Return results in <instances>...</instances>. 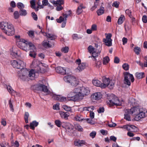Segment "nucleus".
Listing matches in <instances>:
<instances>
[{
    "label": "nucleus",
    "instance_id": "nucleus-38",
    "mask_svg": "<svg viewBox=\"0 0 147 147\" xmlns=\"http://www.w3.org/2000/svg\"><path fill=\"white\" fill-rule=\"evenodd\" d=\"M42 45L45 47H52L53 45H54L53 44L52 45H51L49 43V42H46L43 43Z\"/></svg>",
    "mask_w": 147,
    "mask_h": 147
},
{
    "label": "nucleus",
    "instance_id": "nucleus-3",
    "mask_svg": "<svg viewBox=\"0 0 147 147\" xmlns=\"http://www.w3.org/2000/svg\"><path fill=\"white\" fill-rule=\"evenodd\" d=\"M75 90L78 93L80 100L82 99L84 96L88 95L90 92L88 88L84 86L75 88Z\"/></svg>",
    "mask_w": 147,
    "mask_h": 147
},
{
    "label": "nucleus",
    "instance_id": "nucleus-56",
    "mask_svg": "<svg viewBox=\"0 0 147 147\" xmlns=\"http://www.w3.org/2000/svg\"><path fill=\"white\" fill-rule=\"evenodd\" d=\"M61 122L59 120H56L55 121V125L58 127H60L61 126Z\"/></svg>",
    "mask_w": 147,
    "mask_h": 147
},
{
    "label": "nucleus",
    "instance_id": "nucleus-14",
    "mask_svg": "<svg viewBox=\"0 0 147 147\" xmlns=\"http://www.w3.org/2000/svg\"><path fill=\"white\" fill-rule=\"evenodd\" d=\"M66 129L69 132L73 133L74 132V126L70 123H68L65 127Z\"/></svg>",
    "mask_w": 147,
    "mask_h": 147
},
{
    "label": "nucleus",
    "instance_id": "nucleus-31",
    "mask_svg": "<svg viewBox=\"0 0 147 147\" xmlns=\"http://www.w3.org/2000/svg\"><path fill=\"white\" fill-rule=\"evenodd\" d=\"M75 128L78 131L80 132H82L83 131V129L82 126L79 124H76L75 125Z\"/></svg>",
    "mask_w": 147,
    "mask_h": 147
},
{
    "label": "nucleus",
    "instance_id": "nucleus-13",
    "mask_svg": "<svg viewBox=\"0 0 147 147\" xmlns=\"http://www.w3.org/2000/svg\"><path fill=\"white\" fill-rule=\"evenodd\" d=\"M98 40L99 42L98 43H95V49L96 51H98V52L100 53L101 50V46L100 45H102L101 43L100 42V41L99 39L98 38Z\"/></svg>",
    "mask_w": 147,
    "mask_h": 147
},
{
    "label": "nucleus",
    "instance_id": "nucleus-55",
    "mask_svg": "<svg viewBox=\"0 0 147 147\" xmlns=\"http://www.w3.org/2000/svg\"><path fill=\"white\" fill-rule=\"evenodd\" d=\"M105 111V109L103 107H100L97 110V111L98 113H103Z\"/></svg>",
    "mask_w": 147,
    "mask_h": 147
},
{
    "label": "nucleus",
    "instance_id": "nucleus-45",
    "mask_svg": "<svg viewBox=\"0 0 147 147\" xmlns=\"http://www.w3.org/2000/svg\"><path fill=\"white\" fill-rule=\"evenodd\" d=\"M72 37L73 39L76 40L82 38V37L78 36V35L76 34H74L72 36Z\"/></svg>",
    "mask_w": 147,
    "mask_h": 147
},
{
    "label": "nucleus",
    "instance_id": "nucleus-60",
    "mask_svg": "<svg viewBox=\"0 0 147 147\" xmlns=\"http://www.w3.org/2000/svg\"><path fill=\"white\" fill-rule=\"evenodd\" d=\"M125 13L126 14L128 15L129 18H133L132 16L131 15V11L129 9H127L125 11Z\"/></svg>",
    "mask_w": 147,
    "mask_h": 147
},
{
    "label": "nucleus",
    "instance_id": "nucleus-24",
    "mask_svg": "<svg viewBox=\"0 0 147 147\" xmlns=\"http://www.w3.org/2000/svg\"><path fill=\"white\" fill-rule=\"evenodd\" d=\"M7 24L8 22H0V28L1 29L3 30L4 31L5 30Z\"/></svg>",
    "mask_w": 147,
    "mask_h": 147
},
{
    "label": "nucleus",
    "instance_id": "nucleus-23",
    "mask_svg": "<svg viewBox=\"0 0 147 147\" xmlns=\"http://www.w3.org/2000/svg\"><path fill=\"white\" fill-rule=\"evenodd\" d=\"M73 77L74 76H66L64 78V80L66 82L70 83Z\"/></svg>",
    "mask_w": 147,
    "mask_h": 147
},
{
    "label": "nucleus",
    "instance_id": "nucleus-7",
    "mask_svg": "<svg viewBox=\"0 0 147 147\" xmlns=\"http://www.w3.org/2000/svg\"><path fill=\"white\" fill-rule=\"evenodd\" d=\"M124 84L129 86L131 85V82L128 79L129 77L131 81L132 82H133L134 80V78L132 74H131L128 72H125L124 73Z\"/></svg>",
    "mask_w": 147,
    "mask_h": 147
},
{
    "label": "nucleus",
    "instance_id": "nucleus-5",
    "mask_svg": "<svg viewBox=\"0 0 147 147\" xmlns=\"http://www.w3.org/2000/svg\"><path fill=\"white\" fill-rule=\"evenodd\" d=\"M109 102L108 104L111 106H119L120 104L119 103V99L116 96L113 94H112L107 97Z\"/></svg>",
    "mask_w": 147,
    "mask_h": 147
},
{
    "label": "nucleus",
    "instance_id": "nucleus-51",
    "mask_svg": "<svg viewBox=\"0 0 147 147\" xmlns=\"http://www.w3.org/2000/svg\"><path fill=\"white\" fill-rule=\"evenodd\" d=\"M138 110L139 111V113L138 114V115L141 117V118H144L145 117V113L143 111L140 112V109Z\"/></svg>",
    "mask_w": 147,
    "mask_h": 147
},
{
    "label": "nucleus",
    "instance_id": "nucleus-63",
    "mask_svg": "<svg viewBox=\"0 0 147 147\" xmlns=\"http://www.w3.org/2000/svg\"><path fill=\"white\" fill-rule=\"evenodd\" d=\"M134 119L135 120L138 121L140 120L141 118V117H140L138 114H137L136 115Z\"/></svg>",
    "mask_w": 147,
    "mask_h": 147
},
{
    "label": "nucleus",
    "instance_id": "nucleus-43",
    "mask_svg": "<svg viewBox=\"0 0 147 147\" xmlns=\"http://www.w3.org/2000/svg\"><path fill=\"white\" fill-rule=\"evenodd\" d=\"M17 6L18 8L20 9H23L25 7L24 5L21 2L18 3L17 4Z\"/></svg>",
    "mask_w": 147,
    "mask_h": 147
},
{
    "label": "nucleus",
    "instance_id": "nucleus-9",
    "mask_svg": "<svg viewBox=\"0 0 147 147\" xmlns=\"http://www.w3.org/2000/svg\"><path fill=\"white\" fill-rule=\"evenodd\" d=\"M127 112L124 114V118L128 121H131L130 114H132L135 113V110L133 108H131L130 110H126Z\"/></svg>",
    "mask_w": 147,
    "mask_h": 147
},
{
    "label": "nucleus",
    "instance_id": "nucleus-48",
    "mask_svg": "<svg viewBox=\"0 0 147 147\" xmlns=\"http://www.w3.org/2000/svg\"><path fill=\"white\" fill-rule=\"evenodd\" d=\"M129 65L126 63L123 64L122 65L123 68L126 71H127L129 69Z\"/></svg>",
    "mask_w": 147,
    "mask_h": 147
},
{
    "label": "nucleus",
    "instance_id": "nucleus-34",
    "mask_svg": "<svg viewBox=\"0 0 147 147\" xmlns=\"http://www.w3.org/2000/svg\"><path fill=\"white\" fill-rule=\"evenodd\" d=\"M83 7L82 5H80L78 8L77 9L76 11V13L78 14H79L82 12V8Z\"/></svg>",
    "mask_w": 147,
    "mask_h": 147
},
{
    "label": "nucleus",
    "instance_id": "nucleus-27",
    "mask_svg": "<svg viewBox=\"0 0 147 147\" xmlns=\"http://www.w3.org/2000/svg\"><path fill=\"white\" fill-rule=\"evenodd\" d=\"M71 82L70 83L72 86H76L78 84V82L76 80V78L74 77H73Z\"/></svg>",
    "mask_w": 147,
    "mask_h": 147
},
{
    "label": "nucleus",
    "instance_id": "nucleus-50",
    "mask_svg": "<svg viewBox=\"0 0 147 147\" xmlns=\"http://www.w3.org/2000/svg\"><path fill=\"white\" fill-rule=\"evenodd\" d=\"M47 37L51 40H55L56 38V36H51V34L48 33L46 34Z\"/></svg>",
    "mask_w": 147,
    "mask_h": 147
},
{
    "label": "nucleus",
    "instance_id": "nucleus-32",
    "mask_svg": "<svg viewBox=\"0 0 147 147\" xmlns=\"http://www.w3.org/2000/svg\"><path fill=\"white\" fill-rule=\"evenodd\" d=\"M29 115L28 112H26L25 113L24 115V119L25 121V123H28V118L29 117Z\"/></svg>",
    "mask_w": 147,
    "mask_h": 147
},
{
    "label": "nucleus",
    "instance_id": "nucleus-33",
    "mask_svg": "<svg viewBox=\"0 0 147 147\" xmlns=\"http://www.w3.org/2000/svg\"><path fill=\"white\" fill-rule=\"evenodd\" d=\"M95 48L94 47H93L91 45H90L89 46L88 48V52L90 53H92L95 51Z\"/></svg>",
    "mask_w": 147,
    "mask_h": 147
},
{
    "label": "nucleus",
    "instance_id": "nucleus-52",
    "mask_svg": "<svg viewBox=\"0 0 147 147\" xmlns=\"http://www.w3.org/2000/svg\"><path fill=\"white\" fill-rule=\"evenodd\" d=\"M61 51L65 53H66L68 52L69 48L67 47H65L62 48L61 49Z\"/></svg>",
    "mask_w": 147,
    "mask_h": 147
},
{
    "label": "nucleus",
    "instance_id": "nucleus-35",
    "mask_svg": "<svg viewBox=\"0 0 147 147\" xmlns=\"http://www.w3.org/2000/svg\"><path fill=\"white\" fill-rule=\"evenodd\" d=\"M134 51L135 53L137 55H138L140 54V52L141 51L140 48L138 47H136L134 49Z\"/></svg>",
    "mask_w": 147,
    "mask_h": 147
},
{
    "label": "nucleus",
    "instance_id": "nucleus-40",
    "mask_svg": "<svg viewBox=\"0 0 147 147\" xmlns=\"http://www.w3.org/2000/svg\"><path fill=\"white\" fill-rule=\"evenodd\" d=\"M109 61V59L108 56H106L103 58V63L104 64H106L108 63Z\"/></svg>",
    "mask_w": 147,
    "mask_h": 147
},
{
    "label": "nucleus",
    "instance_id": "nucleus-30",
    "mask_svg": "<svg viewBox=\"0 0 147 147\" xmlns=\"http://www.w3.org/2000/svg\"><path fill=\"white\" fill-rule=\"evenodd\" d=\"M104 7H101L97 11L98 15V16H100L103 14L104 12Z\"/></svg>",
    "mask_w": 147,
    "mask_h": 147
},
{
    "label": "nucleus",
    "instance_id": "nucleus-1",
    "mask_svg": "<svg viewBox=\"0 0 147 147\" xmlns=\"http://www.w3.org/2000/svg\"><path fill=\"white\" fill-rule=\"evenodd\" d=\"M17 45L18 47L26 51H28L30 48L32 49L31 52L35 51V47L32 42L22 38L17 41Z\"/></svg>",
    "mask_w": 147,
    "mask_h": 147
},
{
    "label": "nucleus",
    "instance_id": "nucleus-42",
    "mask_svg": "<svg viewBox=\"0 0 147 147\" xmlns=\"http://www.w3.org/2000/svg\"><path fill=\"white\" fill-rule=\"evenodd\" d=\"M91 109V110H93L94 109V107L93 106H90L88 107H84L83 110L84 111H91L90 110Z\"/></svg>",
    "mask_w": 147,
    "mask_h": 147
},
{
    "label": "nucleus",
    "instance_id": "nucleus-58",
    "mask_svg": "<svg viewBox=\"0 0 147 147\" xmlns=\"http://www.w3.org/2000/svg\"><path fill=\"white\" fill-rule=\"evenodd\" d=\"M96 135V132L95 131H93L90 134V135L91 137L92 138H95Z\"/></svg>",
    "mask_w": 147,
    "mask_h": 147
},
{
    "label": "nucleus",
    "instance_id": "nucleus-62",
    "mask_svg": "<svg viewBox=\"0 0 147 147\" xmlns=\"http://www.w3.org/2000/svg\"><path fill=\"white\" fill-rule=\"evenodd\" d=\"M114 86V83L113 82H112V81H111V82H110V83L109 84V85L108 86H109V88H110V89H112Z\"/></svg>",
    "mask_w": 147,
    "mask_h": 147
},
{
    "label": "nucleus",
    "instance_id": "nucleus-10",
    "mask_svg": "<svg viewBox=\"0 0 147 147\" xmlns=\"http://www.w3.org/2000/svg\"><path fill=\"white\" fill-rule=\"evenodd\" d=\"M102 81L103 82L102 83V88H105L109 85L110 79L109 78H107L105 76L103 77L102 78Z\"/></svg>",
    "mask_w": 147,
    "mask_h": 147
},
{
    "label": "nucleus",
    "instance_id": "nucleus-21",
    "mask_svg": "<svg viewBox=\"0 0 147 147\" xmlns=\"http://www.w3.org/2000/svg\"><path fill=\"white\" fill-rule=\"evenodd\" d=\"M93 97L95 100H98L102 97V95L100 92H97L94 93Z\"/></svg>",
    "mask_w": 147,
    "mask_h": 147
},
{
    "label": "nucleus",
    "instance_id": "nucleus-2",
    "mask_svg": "<svg viewBox=\"0 0 147 147\" xmlns=\"http://www.w3.org/2000/svg\"><path fill=\"white\" fill-rule=\"evenodd\" d=\"M18 76L19 78L23 81L26 80L28 76L30 78L31 80H33L34 79L35 73L33 69L29 71L27 69L25 68L18 71Z\"/></svg>",
    "mask_w": 147,
    "mask_h": 147
},
{
    "label": "nucleus",
    "instance_id": "nucleus-49",
    "mask_svg": "<svg viewBox=\"0 0 147 147\" xmlns=\"http://www.w3.org/2000/svg\"><path fill=\"white\" fill-rule=\"evenodd\" d=\"M11 29L13 30L14 29L13 25L11 23H8V24L6 27L5 30Z\"/></svg>",
    "mask_w": 147,
    "mask_h": 147
},
{
    "label": "nucleus",
    "instance_id": "nucleus-61",
    "mask_svg": "<svg viewBox=\"0 0 147 147\" xmlns=\"http://www.w3.org/2000/svg\"><path fill=\"white\" fill-rule=\"evenodd\" d=\"M112 34L111 33H109L107 34V35L106 36V39L108 40H112L111 39V37L112 36Z\"/></svg>",
    "mask_w": 147,
    "mask_h": 147
},
{
    "label": "nucleus",
    "instance_id": "nucleus-18",
    "mask_svg": "<svg viewBox=\"0 0 147 147\" xmlns=\"http://www.w3.org/2000/svg\"><path fill=\"white\" fill-rule=\"evenodd\" d=\"M57 22L59 23H62L61 27L64 28L65 27L67 19H56Z\"/></svg>",
    "mask_w": 147,
    "mask_h": 147
},
{
    "label": "nucleus",
    "instance_id": "nucleus-15",
    "mask_svg": "<svg viewBox=\"0 0 147 147\" xmlns=\"http://www.w3.org/2000/svg\"><path fill=\"white\" fill-rule=\"evenodd\" d=\"M86 142L84 140H78L77 141L74 142L75 146H82L83 145L85 144Z\"/></svg>",
    "mask_w": 147,
    "mask_h": 147
},
{
    "label": "nucleus",
    "instance_id": "nucleus-39",
    "mask_svg": "<svg viewBox=\"0 0 147 147\" xmlns=\"http://www.w3.org/2000/svg\"><path fill=\"white\" fill-rule=\"evenodd\" d=\"M29 36L32 38H33L34 37V31L32 30H30L27 32Z\"/></svg>",
    "mask_w": 147,
    "mask_h": 147
},
{
    "label": "nucleus",
    "instance_id": "nucleus-19",
    "mask_svg": "<svg viewBox=\"0 0 147 147\" xmlns=\"http://www.w3.org/2000/svg\"><path fill=\"white\" fill-rule=\"evenodd\" d=\"M92 83L95 86L98 87H100L102 88V83L98 80H93Z\"/></svg>",
    "mask_w": 147,
    "mask_h": 147
},
{
    "label": "nucleus",
    "instance_id": "nucleus-22",
    "mask_svg": "<svg viewBox=\"0 0 147 147\" xmlns=\"http://www.w3.org/2000/svg\"><path fill=\"white\" fill-rule=\"evenodd\" d=\"M64 69L63 68L60 66L57 67L55 68V70L56 72L62 75L64 73Z\"/></svg>",
    "mask_w": 147,
    "mask_h": 147
},
{
    "label": "nucleus",
    "instance_id": "nucleus-54",
    "mask_svg": "<svg viewBox=\"0 0 147 147\" xmlns=\"http://www.w3.org/2000/svg\"><path fill=\"white\" fill-rule=\"evenodd\" d=\"M64 73L62 75H64L65 74H70V69L67 68L65 69V68L64 69Z\"/></svg>",
    "mask_w": 147,
    "mask_h": 147
},
{
    "label": "nucleus",
    "instance_id": "nucleus-47",
    "mask_svg": "<svg viewBox=\"0 0 147 147\" xmlns=\"http://www.w3.org/2000/svg\"><path fill=\"white\" fill-rule=\"evenodd\" d=\"M130 127H131V129L132 130V131L134 132H136L138 131V128L135 126L130 125Z\"/></svg>",
    "mask_w": 147,
    "mask_h": 147
},
{
    "label": "nucleus",
    "instance_id": "nucleus-44",
    "mask_svg": "<svg viewBox=\"0 0 147 147\" xmlns=\"http://www.w3.org/2000/svg\"><path fill=\"white\" fill-rule=\"evenodd\" d=\"M63 108L65 111H71V107L67 105H63Z\"/></svg>",
    "mask_w": 147,
    "mask_h": 147
},
{
    "label": "nucleus",
    "instance_id": "nucleus-25",
    "mask_svg": "<svg viewBox=\"0 0 147 147\" xmlns=\"http://www.w3.org/2000/svg\"><path fill=\"white\" fill-rule=\"evenodd\" d=\"M59 113L61 117L63 118H66L69 115V113L67 112L60 111Z\"/></svg>",
    "mask_w": 147,
    "mask_h": 147
},
{
    "label": "nucleus",
    "instance_id": "nucleus-41",
    "mask_svg": "<svg viewBox=\"0 0 147 147\" xmlns=\"http://www.w3.org/2000/svg\"><path fill=\"white\" fill-rule=\"evenodd\" d=\"M31 49H30L29 50L30 51V53L29 54V55L31 57H33V58H35L36 57V54H35V51H36V49H35V51L34 52H31ZM32 50V49H31Z\"/></svg>",
    "mask_w": 147,
    "mask_h": 147
},
{
    "label": "nucleus",
    "instance_id": "nucleus-20",
    "mask_svg": "<svg viewBox=\"0 0 147 147\" xmlns=\"http://www.w3.org/2000/svg\"><path fill=\"white\" fill-rule=\"evenodd\" d=\"M135 76L138 79H142L144 77V72H136V73Z\"/></svg>",
    "mask_w": 147,
    "mask_h": 147
},
{
    "label": "nucleus",
    "instance_id": "nucleus-6",
    "mask_svg": "<svg viewBox=\"0 0 147 147\" xmlns=\"http://www.w3.org/2000/svg\"><path fill=\"white\" fill-rule=\"evenodd\" d=\"M11 63L12 66L14 68L20 69L21 70L25 69L24 67L25 66V65L24 62L22 60H14L11 61Z\"/></svg>",
    "mask_w": 147,
    "mask_h": 147
},
{
    "label": "nucleus",
    "instance_id": "nucleus-36",
    "mask_svg": "<svg viewBox=\"0 0 147 147\" xmlns=\"http://www.w3.org/2000/svg\"><path fill=\"white\" fill-rule=\"evenodd\" d=\"M100 53L98 52V51L96 50L92 53V56H89V57H93V58H96L98 56V54H99Z\"/></svg>",
    "mask_w": 147,
    "mask_h": 147
},
{
    "label": "nucleus",
    "instance_id": "nucleus-53",
    "mask_svg": "<svg viewBox=\"0 0 147 147\" xmlns=\"http://www.w3.org/2000/svg\"><path fill=\"white\" fill-rule=\"evenodd\" d=\"M31 5V7L33 9H35V0H32L30 2Z\"/></svg>",
    "mask_w": 147,
    "mask_h": 147
},
{
    "label": "nucleus",
    "instance_id": "nucleus-37",
    "mask_svg": "<svg viewBox=\"0 0 147 147\" xmlns=\"http://www.w3.org/2000/svg\"><path fill=\"white\" fill-rule=\"evenodd\" d=\"M20 15V16H25L27 14V12L26 10L22 9L19 11Z\"/></svg>",
    "mask_w": 147,
    "mask_h": 147
},
{
    "label": "nucleus",
    "instance_id": "nucleus-59",
    "mask_svg": "<svg viewBox=\"0 0 147 147\" xmlns=\"http://www.w3.org/2000/svg\"><path fill=\"white\" fill-rule=\"evenodd\" d=\"M14 16L15 18H18L19 17L20 14L17 11H16L14 12L13 13Z\"/></svg>",
    "mask_w": 147,
    "mask_h": 147
},
{
    "label": "nucleus",
    "instance_id": "nucleus-16",
    "mask_svg": "<svg viewBox=\"0 0 147 147\" xmlns=\"http://www.w3.org/2000/svg\"><path fill=\"white\" fill-rule=\"evenodd\" d=\"M4 32H5L6 34L10 36L13 35L15 33L14 29H13V30L12 29H11L5 30Z\"/></svg>",
    "mask_w": 147,
    "mask_h": 147
},
{
    "label": "nucleus",
    "instance_id": "nucleus-46",
    "mask_svg": "<svg viewBox=\"0 0 147 147\" xmlns=\"http://www.w3.org/2000/svg\"><path fill=\"white\" fill-rule=\"evenodd\" d=\"M9 107L10 109V110L11 111H12L13 112L14 111V109L13 107V106L12 104V103L11 102V99H10L9 102Z\"/></svg>",
    "mask_w": 147,
    "mask_h": 147
},
{
    "label": "nucleus",
    "instance_id": "nucleus-29",
    "mask_svg": "<svg viewBox=\"0 0 147 147\" xmlns=\"http://www.w3.org/2000/svg\"><path fill=\"white\" fill-rule=\"evenodd\" d=\"M71 15V11L69 10L65 12V13H63V16L65 18H69Z\"/></svg>",
    "mask_w": 147,
    "mask_h": 147
},
{
    "label": "nucleus",
    "instance_id": "nucleus-8",
    "mask_svg": "<svg viewBox=\"0 0 147 147\" xmlns=\"http://www.w3.org/2000/svg\"><path fill=\"white\" fill-rule=\"evenodd\" d=\"M69 100L76 101L80 100V98L78 93L75 92V89L74 91L70 92L67 96Z\"/></svg>",
    "mask_w": 147,
    "mask_h": 147
},
{
    "label": "nucleus",
    "instance_id": "nucleus-64",
    "mask_svg": "<svg viewBox=\"0 0 147 147\" xmlns=\"http://www.w3.org/2000/svg\"><path fill=\"white\" fill-rule=\"evenodd\" d=\"M11 55L15 58L17 57L18 56L17 52H14L13 51L11 52Z\"/></svg>",
    "mask_w": 147,
    "mask_h": 147
},
{
    "label": "nucleus",
    "instance_id": "nucleus-17",
    "mask_svg": "<svg viewBox=\"0 0 147 147\" xmlns=\"http://www.w3.org/2000/svg\"><path fill=\"white\" fill-rule=\"evenodd\" d=\"M38 125V122H37L36 121H34L30 123V127L31 129L34 130L35 127H37Z\"/></svg>",
    "mask_w": 147,
    "mask_h": 147
},
{
    "label": "nucleus",
    "instance_id": "nucleus-12",
    "mask_svg": "<svg viewBox=\"0 0 147 147\" xmlns=\"http://www.w3.org/2000/svg\"><path fill=\"white\" fill-rule=\"evenodd\" d=\"M86 67V63H81L79 64L78 66L77 67V68L76 69L77 70V71L78 70V72H80L84 70Z\"/></svg>",
    "mask_w": 147,
    "mask_h": 147
},
{
    "label": "nucleus",
    "instance_id": "nucleus-57",
    "mask_svg": "<svg viewBox=\"0 0 147 147\" xmlns=\"http://www.w3.org/2000/svg\"><path fill=\"white\" fill-rule=\"evenodd\" d=\"M56 3V5H61L64 4V1L63 0H57Z\"/></svg>",
    "mask_w": 147,
    "mask_h": 147
},
{
    "label": "nucleus",
    "instance_id": "nucleus-4",
    "mask_svg": "<svg viewBox=\"0 0 147 147\" xmlns=\"http://www.w3.org/2000/svg\"><path fill=\"white\" fill-rule=\"evenodd\" d=\"M31 88L35 92H36V91H42L47 93L46 94L50 93V91L47 88V86L44 84H38L34 85L32 86Z\"/></svg>",
    "mask_w": 147,
    "mask_h": 147
},
{
    "label": "nucleus",
    "instance_id": "nucleus-26",
    "mask_svg": "<svg viewBox=\"0 0 147 147\" xmlns=\"http://www.w3.org/2000/svg\"><path fill=\"white\" fill-rule=\"evenodd\" d=\"M112 40H108L105 38H104L103 40V41L105 43V45L108 47H110L112 45Z\"/></svg>",
    "mask_w": 147,
    "mask_h": 147
},
{
    "label": "nucleus",
    "instance_id": "nucleus-28",
    "mask_svg": "<svg viewBox=\"0 0 147 147\" xmlns=\"http://www.w3.org/2000/svg\"><path fill=\"white\" fill-rule=\"evenodd\" d=\"M74 118L77 121H82L84 120H86V119H84V118L80 115H76Z\"/></svg>",
    "mask_w": 147,
    "mask_h": 147
},
{
    "label": "nucleus",
    "instance_id": "nucleus-11",
    "mask_svg": "<svg viewBox=\"0 0 147 147\" xmlns=\"http://www.w3.org/2000/svg\"><path fill=\"white\" fill-rule=\"evenodd\" d=\"M53 97L54 99L58 100L59 101H65L66 100V98L65 97H63L61 95L54 94Z\"/></svg>",
    "mask_w": 147,
    "mask_h": 147
}]
</instances>
